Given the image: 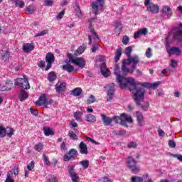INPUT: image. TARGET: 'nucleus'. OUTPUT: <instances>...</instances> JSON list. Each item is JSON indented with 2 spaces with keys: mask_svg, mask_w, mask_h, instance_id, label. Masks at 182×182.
<instances>
[{
  "mask_svg": "<svg viewBox=\"0 0 182 182\" xmlns=\"http://www.w3.org/2000/svg\"><path fill=\"white\" fill-rule=\"evenodd\" d=\"M115 76L117 77V81L121 89H128L129 92L133 94V99L135 103L139 106L144 112H147V109L150 107V103L146 101L144 105H141V102H144V93L146 91L143 87H139L137 86H141L142 82L136 81L133 77H124L119 73L115 72Z\"/></svg>",
  "mask_w": 182,
  "mask_h": 182,
  "instance_id": "obj_1",
  "label": "nucleus"
},
{
  "mask_svg": "<svg viewBox=\"0 0 182 182\" xmlns=\"http://www.w3.org/2000/svg\"><path fill=\"white\" fill-rule=\"evenodd\" d=\"M126 161L132 173H134V174H137V173L140 171V168L137 166V161H136V159H134L133 156H128Z\"/></svg>",
  "mask_w": 182,
  "mask_h": 182,
  "instance_id": "obj_2",
  "label": "nucleus"
},
{
  "mask_svg": "<svg viewBox=\"0 0 182 182\" xmlns=\"http://www.w3.org/2000/svg\"><path fill=\"white\" fill-rule=\"evenodd\" d=\"M92 12L97 16L99 15V11L103 12V6H105V0H97L92 3Z\"/></svg>",
  "mask_w": 182,
  "mask_h": 182,
  "instance_id": "obj_3",
  "label": "nucleus"
},
{
  "mask_svg": "<svg viewBox=\"0 0 182 182\" xmlns=\"http://www.w3.org/2000/svg\"><path fill=\"white\" fill-rule=\"evenodd\" d=\"M14 83L16 86L22 87V89H31V85H29V81L26 75H23V78H16Z\"/></svg>",
  "mask_w": 182,
  "mask_h": 182,
  "instance_id": "obj_4",
  "label": "nucleus"
},
{
  "mask_svg": "<svg viewBox=\"0 0 182 182\" xmlns=\"http://www.w3.org/2000/svg\"><path fill=\"white\" fill-rule=\"evenodd\" d=\"M151 0H145L144 5L146 6V10L148 12H151V14H159L160 11V6L159 5L155 4L154 3H150Z\"/></svg>",
  "mask_w": 182,
  "mask_h": 182,
  "instance_id": "obj_5",
  "label": "nucleus"
},
{
  "mask_svg": "<svg viewBox=\"0 0 182 182\" xmlns=\"http://www.w3.org/2000/svg\"><path fill=\"white\" fill-rule=\"evenodd\" d=\"M52 103H53V100H48L46 94H41L38 100L36 102V106H45V107H48V106L52 105Z\"/></svg>",
  "mask_w": 182,
  "mask_h": 182,
  "instance_id": "obj_6",
  "label": "nucleus"
},
{
  "mask_svg": "<svg viewBox=\"0 0 182 182\" xmlns=\"http://www.w3.org/2000/svg\"><path fill=\"white\" fill-rule=\"evenodd\" d=\"M77 157V150L75 149H71L68 151V152L65 153V154L63 157V161H70V160H76Z\"/></svg>",
  "mask_w": 182,
  "mask_h": 182,
  "instance_id": "obj_7",
  "label": "nucleus"
},
{
  "mask_svg": "<svg viewBox=\"0 0 182 182\" xmlns=\"http://www.w3.org/2000/svg\"><path fill=\"white\" fill-rule=\"evenodd\" d=\"M68 59H70V60H71L74 65L81 68V69H83L86 65V61H85V59L82 58H77L75 59L71 53H68Z\"/></svg>",
  "mask_w": 182,
  "mask_h": 182,
  "instance_id": "obj_8",
  "label": "nucleus"
},
{
  "mask_svg": "<svg viewBox=\"0 0 182 182\" xmlns=\"http://www.w3.org/2000/svg\"><path fill=\"white\" fill-rule=\"evenodd\" d=\"M178 27L173 29V40L177 42H182V23H178Z\"/></svg>",
  "mask_w": 182,
  "mask_h": 182,
  "instance_id": "obj_9",
  "label": "nucleus"
},
{
  "mask_svg": "<svg viewBox=\"0 0 182 182\" xmlns=\"http://www.w3.org/2000/svg\"><path fill=\"white\" fill-rule=\"evenodd\" d=\"M121 120L120 124L121 126H124V127H129L127 123H133V118H132V116L126 113H122L121 114Z\"/></svg>",
  "mask_w": 182,
  "mask_h": 182,
  "instance_id": "obj_10",
  "label": "nucleus"
},
{
  "mask_svg": "<svg viewBox=\"0 0 182 182\" xmlns=\"http://www.w3.org/2000/svg\"><path fill=\"white\" fill-rule=\"evenodd\" d=\"M68 173L73 182H79L80 178L77 173L75 172V165H70L68 166Z\"/></svg>",
  "mask_w": 182,
  "mask_h": 182,
  "instance_id": "obj_11",
  "label": "nucleus"
},
{
  "mask_svg": "<svg viewBox=\"0 0 182 182\" xmlns=\"http://www.w3.org/2000/svg\"><path fill=\"white\" fill-rule=\"evenodd\" d=\"M116 85L114 83H112L111 85H108L107 87H108V91L107 94V102H113V96H114V87Z\"/></svg>",
  "mask_w": 182,
  "mask_h": 182,
  "instance_id": "obj_12",
  "label": "nucleus"
},
{
  "mask_svg": "<svg viewBox=\"0 0 182 182\" xmlns=\"http://www.w3.org/2000/svg\"><path fill=\"white\" fill-rule=\"evenodd\" d=\"M99 68H100L101 75H102L104 77H109L110 75V70H109L107 65H106V63H101Z\"/></svg>",
  "mask_w": 182,
  "mask_h": 182,
  "instance_id": "obj_13",
  "label": "nucleus"
},
{
  "mask_svg": "<svg viewBox=\"0 0 182 182\" xmlns=\"http://www.w3.org/2000/svg\"><path fill=\"white\" fill-rule=\"evenodd\" d=\"M160 85V82H142L141 87H146V89H157Z\"/></svg>",
  "mask_w": 182,
  "mask_h": 182,
  "instance_id": "obj_14",
  "label": "nucleus"
},
{
  "mask_svg": "<svg viewBox=\"0 0 182 182\" xmlns=\"http://www.w3.org/2000/svg\"><path fill=\"white\" fill-rule=\"evenodd\" d=\"M136 122L138 123V126L139 127H143V122H144V117L143 116V113L140 111L136 112Z\"/></svg>",
  "mask_w": 182,
  "mask_h": 182,
  "instance_id": "obj_15",
  "label": "nucleus"
},
{
  "mask_svg": "<svg viewBox=\"0 0 182 182\" xmlns=\"http://www.w3.org/2000/svg\"><path fill=\"white\" fill-rule=\"evenodd\" d=\"M22 49L26 53H29L35 49V46H33V43H24Z\"/></svg>",
  "mask_w": 182,
  "mask_h": 182,
  "instance_id": "obj_16",
  "label": "nucleus"
},
{
  "mask_svg": "<svg viewBox=\"0 0 182 182\" xmlns=\"http://www.w3.org/2000/svg\"><path fill=\"white\" fill-rule=\"evenodd\" d=\"M148 32L149 31L147 30V28H141V30H139L138 31L134 33V39H139V38H140L141 35H144V36L147 35Z\"/></svg>",
  "mask_w": 182,
  "mask_h": 182,
  "instance_id": "obj_17",
  "label": "nucleus"
},
{
  "mask_svg": "<svg viewBox=\"0 0 182 182\" xmlns=\"http://www.w3.org/2000/svg\"><path fill=\"white\" fill-rule=\"evenodd\" d=\"M167 53L168 55H181V50L178 47H172L169 49H167Z\"/></svg>",
  "mask_w": 182,
  "mask_h": 182,
  "instance_id": "obj_18",
  "label": "nucleus"
},
{
  "mask_svg": "<svg viewBox=\"0 0 182 182\" xmlns=\"http://www.w3.org/2000/svg\"><path fill=\"white\" fill-rule=\"evenodd\" d=\"M65 89H66L65 82H58L55 85V90L57 93H60L62 92H65Z\"/></svg>",
  "mask_w": 182,
  "mask_h": 182,
  "instance_id": "obj_19",
  "label": "nucleus"
},
{
  "mask_svg": "<svg viewBox=\"0 0 182 182\" xmlns=\"http://www.w3.org/2000/svg\"><path fill=\"white\" fill-rule=\"evenodd\" d=\"M78 150L80 154H87V145L83 141L80 142L78 146Z\"/></svg>",
  "mask_w": 182,
  "mask_h": 182,
  "instance_id": "obj_20",
  "label": "nucleus"
},
{
  "mask_svg": "<svg viewBox=\"0 0 182 182\" xmlns=\"http://www.w3.org/2000/svg\"><path fill=\"white\" fill-rule=\"evenodd\" d=\"M101 117L102 119L104 126H110V124H112V122H113L112 118L105 116V114H101Z\"/></svg>",
  "mask_w": 182,
  "mask_h": 182,
  "instance_id": "obj_21",
  "label": "nucleus"
},
{
  "mask_svg": "<svg viewBox=\"0 0 182 182\" xmlns=\"http://www.w3.org/2000/svg\"><path fill=\"white\" fill-rule=\"evenodd\" d=\"M162 14H164L166 16L170 18V16L173 15V11H171V9L168 6H164L162 9Z\"/></svg>",
  "mask_w": 182,
  "mask_h": 182,
  "instance_id": "obj_22",
  "label": "nucleus"
},
{
  "mask_svg": "<svg viewBox=\"0 0 182 182\" xmlns=\"http://www.w3.org/2000/svg\"><path fill=\"white\" fill-rule=\"evenodd\" d=\"M146 178H149V173L143 175V177L140 176H133L132 178V182H143Z\"/></svg>",
  "mask_w": 182,
  "mask_h": 182,
  "instance_id": "obj_23",
  "label": "nucleus"
},
{
  "mask_svg": "<svg viewBox=\"0 0 182 182\" xmlns=\"http://www.w3.org/2000/svg\"><path fill=\"white\" fill-rule=\"evenodd\" d=\"M131 63H132V69H136V66L140 62V58L137 55L130 57Z\"/></svg>",
  "mask_w": 182,
  "mask_h": 182,
  "instance_id": "obj_24",
  "label": "nucleus"
},
{
  "mask_svg": "<svg viewBox=\"0 0 182 182\" xmlns=\"http://www.w3.org/2000/svg\"><path fill=\"white\" fill-rule=\"evenodd\" d=\"M86 50V45L82 44V46H80L74 53V56H79V55H82L83 52Z\"/></svg>",
  "mask_w": 182,
  "mask_h": 182,
  "instance_id": "obj_25",
  "label": "nucleus"
},
{
  "mask_svg": "<svg viewBox=\"0 0 182 182\" xmlns=\"http://www.w3.org/2000/svg\"><path fill=\"white\" fill-rule=\"evenodd\" d=\"M63 70H66V72H68V73H72V72L75 70V68L73 67V65H70V63H67L63 65Z\"/></svg>",
  "mask_w": 182,
  "mask_h": 182,
  "instance_id": "obj_26",
  "label": "nucleus"
},
{
  "mask_svg": "<svg viewBox=\"0 0 182 182\" xmlns=\"http://www.w3.org/2000/svg\"><path fill=\"white\" fill-rule=\"evenodd\" d=\"M6 85H9V87H6V86H3L1 87V92H5L8 90H11V87L14 85V82L11 80H7L6 82Z\"/></svg>",
  "mask_w": 182,
  "mask_h": 182,
  "instance_id": "obj_27",
  "label": "nucleus"
},
{
  "mask_svg": "<svg viewBox=\"0 0 182 182\" xmlns=\"http://www.w3.org/2000/svg\"><path fill=\"white\" fill-rule=\"evenodd\" d=\"M18 97L20 99V102H23V100H26V98L28 97V92H26L23 90H20V95Z\"/></svg>",
  "mask_w": 182,
  "mask_h": 182,
  "instance_id": "obj_28",
  "label": "nucleus"
},
{
  "mask_svg": "<svg viewBox=\"0 0 182 182\" xmlns=\"http://www.w3.org/2000/svg\"><path fill=\"white\" fill-rule=\"evenodd\" d=\"M46 62L54 63L55 62V55L51 53H48L46 55Z\"/></svg>",
  "mask_w": 182,
  "mask_h": 182,
  "instance_id": "obj_29",
  "label": "nucleus"
},
{
  "mask_svg": "<svg viewBox=\"0 0 182 182\" xmlns=\"http://www.w3.org/2000/svg\"><path fill=\"white\" fill-rule=\"evenodd\" d=\"M82 88L80 87H77L75 88L74 90H71V95L73 96H80L82 95Z\"/></svg>",
  "mask_w": 182,
  "mask_h": 182,
  "instance_id": "obj_30",
  "label": "nucleus"
},
{
  "mask_svg": "<svg viewBox=\"0 0 182 182\" xmlns=\"http://www.w3.org/2000/svg\"><path fill=\"white\" fill-rule=\"evenodd\" d=\"M26 13L29 15V14H33V12H35V11L36 10V9L35 8V6H33V5L31 4L29 6H28L26 8Z\"/></svg>",
  "mask_w": 182,
  "mask_h": 182,
  "instance_id": "obj_31",
  "label": "nucleus"
},
{
  "mask_svg": "<svg viewBox=\"0 0 182 182\" xmlns=\"http://www.w3.org/2000/svg\"><path fill=\"white\" fill-rule=\"evenodd\" d=\"M12 176H14V173L12 172V171H9L7 173L5 182H15V180L12 178Z\"/></svg>",
  "mask_w": 182,
  "mask_h": 182,
  "instance_id": "obj_32",
  "label": "nucleus"
},
{
  "mask_svg": "<svg viewBox=\"0 0 182 182\" xmlns=\"http://www.w3.org/2000/svg\"><path fill=\"white\" fill-rule=\"evenodd\" d=\"M122 56V48H118L115 53L114 62L117 63L120 60V57Z\"/></svg>",
  "mask_w": 182,
  "mask_h": 182,
  "instance_id": "obj_33",
  "label": "nucleus"
},
{
  "mask_svg": "<svg viewBox=\"0 0 182 182\" xmlns=\"http://www.w3.org/2000/svg\"><path fill=\"white\" fill-rule=\"evenodd\" d=\"M92 38L95 42H99L100 41V37L99 36V34L96 33V31L95 29H92Z\"/></svg>",
  "mask_w": 182,
  "mask_h": 182,
  "instance_id": "obj_34",
  "label": "nucleus"
},
{
  "mask_svg": "<svg viewBox=\"0 0 182 182\" xmlns=\"http://www.w3.org/2000/svg\"><path fill=\"white\" fill-rule=\"evenodd\" d=\"M48 80L50 82H55L56 80V73L55 72H51L48 75Z\"/></svg>",
  "mask_w": 182,
  "mask_h": 182,
  "instance_id": "obj_35",
  "label": "nucleus"
},
{
  "mask_svg": "<svg viewBox=\"0 0 182 182\" xmlns=\"http://www.w3.org/2000/svg\"><path fill=\"white\" fill-rule=\"evenodd\" d=\"M43 132H44L45 136L53 135V131H52V129L49 127H43Z\"/></svg>",
  "mask_w": 182,
  "mask_h": 182,
  "instance_id": "obj_36",
  "label": "nucleus"
},
{
  "mask_svg": "<svg viewBox=\"0 0 182 182\" xmlns=\"http://www.w3.org/2000/svg\"><path fill=\"white\" fill-rule=\"evenodd\" d=\"M49 33V30L46 29V30H43L40 32H38V33H36L35 35V38H38L39 36H45V35H48Z\"/></svg>",
  "mask_w": 182,
  "mask_h": 182,
  "instance_id": "obj_37",
  "label": "nucleus"
},
{
  "mask_svg": "<svg viewBox=\"0 0 182 182\" xmlns=\"http://www.w3.org/2000/svg\"><path fill=\"white\" fill-rule=\"evenodd\" d=\"M75 12L76 15L78 18H82V11L80 10V7L79 6V4L75 3Z\"/></svg>",
  "mask_w": 182,
  "mask_h": 182,
  "instance_id": "obj_38",
  "label": "nucleus"
},
{
  "mask_svg": "<svg viewBox=\"0 0 182 182\" xmlns=\"http://www.w3.org/2000/svg\"><path fill=\"white\" fill-rule=\"evenodd\" d=\"M5 136H6V129L0 125V137L4 138Z\"/></svg>",
  "mask_w": 182,
  "mask_h": 182,
  "instance_id": "obj_39",
  "label": "nucleus"
},
{
  "mask_svg": "<svg viewBox=\"0 0 182 182\" xmlns=\"http://www.w3.org/2000/svg\"><path fill=\"white\" fill-rule=\"evenodd\" d=\"M34 150L36 151H38V153L41 151L43 150V144L42 143H38L34 146Z\"/></svg>",
  "mask_w": 182,
  "mask_h": 182,
  "instance_id": "obj_40",
  "label": "nucleus"
},
{
  "mask_svg": "<svg viewBox=\"0 0 182 182\" xmlns=\"http://www.w3.org/2000/svg\"><path fill=\"white\" fill-rule=\"evenodd\" d=\"M14 4L16 6H18V8H23L25 6V2L21 0H15Z\"/></svg>",
  "mask_w": 182,
  "mask_h": 182,
  "instance_id": "obj_41",
  "label": "nucleus"
},
{
  "mask_svg": "<svg viewBox=\"0 0 182 182\" xmlns=\"http://www.w3.org/2000/svg\"><path fill=\"white\" fill-rule=\"evenodd\" d=\"M11 53L9 51H6L4 55H1V59L4 62H6V60H9V56Z\"/></svg>",
  "mask_w": 182,
  "mask_h": 182,
  "instance_id": "obj_42",
  "label": "nucleus"
},
{
  "mask_svg": "<svg viewBox=\"0 0 182 182\" xmlns=\"http://www.w3.org/2000/svg\"><path fill=\"white\" fill-rule=\"evenodd\" d=\"M68 136L72 140H77V135L73 131H69Z\"/></svg>",
  "mask_w": 182,
  "mask_h": 182,
  "instance_id": "obj_43",
  "label": "nucleus"
},
{
  "mask_svg": "<svg viewBox=\"0 0 182 182\" xmlns=\"http://www.w3.org/2000/svg\"><path fill=\"white\" fill-rule=\"evenodd\" d=\"M82 114H83V113H82V112H80V111L76 112L74 114V117H75V120H77V122H80Z\"/></svg>",
  "mask_w": 182,
  "mask_h": 182,
  "instance_id": "obj_44",
  "label": "nucleus"
},
{
  "mask_svg": "<svg viewBox=\"0 0 182 182\" xmlns=\"http://www.w3.org/2000/svg\"><path fill=\"white\" fill-rule=\"evenodd\" d=\"M115 29L117 32H121L122 29H123V27H122V23L119 21L115 22Z\"/></svg>",
  "mask_w": 182,
  "mask_h": 182,
  "instance_id": "obj_45",
  "label": "nucleus"
},
{
  "mask_svg": "<svg viewBox=\"0 0 182 182\" xmlns=\"http://www.w3.org/2000/svg\"><path fill=\"white\" fill-rule=\"evenodd\" d=\"M112 122H114V123L117 124V123H121L122 122V115H120V117L118 116H115L114 117L112 118Z\"/></svg>",
  "mask_w": 182,
  "mask_h": 182,
  "instance_id": "obj_46",
  "label": "nucleus"
},
{
  "mask_svg": "<svg viewBox=\"0 0 182 182\" xmlns=\"http://www.w3.org/2000/svg\"><path fill=\"white\" fill-rule=\"evenodd\" d=\"M80 164L84 168H87V167H89V161L88 160L81 161L80 162Z\"/></svg>",
  "mask_w": 182,
  "mask_h": 182,
  "instance_id": "obj_47",
  "label": "nucleus"
},
{
  "mask_svg": "<svg viewBox=\"0 0 182 182\" xmlns=\"http://www.w3.org/2000/svg\"><path fill=\"white\" fill-rule=\"evenodd\" d=\"M132 50H133V48L132 46H129L126 48L125 55H127V56H130V54L132 53Z\"/></svg>",
  "mask_w": 182,
  "mask_h": 182,
  "instance_id": "obj_48",
  "label": "nucleus"
},
{
  "mask_svg": "<svg viewBox=\"0 0 182 182\" xmlns=\"http://www.w3.org/2000/svg\"><path fill=\"white\" fill-rule=\"evenodd\" d=\"M14 132H15V129H14V128H9L6 132V136H8V137H12V136H14Z\"/></svg>",
  "mask_w": 182,
  "mask_h": 182,
  "instance_id": "obj_49",
  "label": "nucleus"
},
{
  "mask_svg": "<svg viewBox=\"0 0 182 182\" xmlns=\"http://www.w3.org/2000/svg\"><path fill=\"white\" fill-rule=\"evenodd\" d=\"M35 168V162L32 161L28 165H27V168L29 171H32L33 168Z\"/></svg>",
  "mask_w": 182,
  "mask_h": 182,
  "instance_id": "obj_50",
  "label": "nucleus"
},
{
  "mask_svg": "<svg viewBox=\"0 0 182 182\" xmlns=\"http://www.w3.org/2000/svg\"><path fill=\"white\" fill-rule=\"evenodd\" d=\"M113 133L116 136H123L126 134V131H114Z\"/></svg>",
  "mask_w": 182,
  "mask_h": 182,
  "instance_id": "obj_51",
  "label": "nucleus"
},
{
  "mask_svg": "<svg viewBox=\"0 0 182 182\" xmlns=\"http://www.w3.org/2000/svg\"><path fill=\"white\" fill-rule=\"evenodd\" d=\"M122 70L123 73H130V69H129V68H127L124 65H122Z\"/></svg>",
  "mask_w": 182,
  "mask_h": 182,
  "instance_id": "obj_52",
  "label": "nucleus"
},
{
  "mask_svg": "<svg viewBox=\"0 0 182 182\" xmlns=\"http://www.w3.org/2000/svg\"><path fill=\"white\" fill-rule=\"evenodd\" d=\"M145 55H146V58H151L152 54H151V48H147Z\"/></svg>",
  "mask_w": 182,
  "mask_h": 182,
  "instance_id": "obj_53",
  "label": "nucleus"
},
{
  "mask_svg": "<svg viewBox=\"0 0 182 182\" xmlns=\"http://www.w3.org/2000/svg\"><path fill=\"white\" fill-rule=\"evenodd\" d=\"M171 156L174 159H177L179 161L182 162V155L177 154H171Z\"/></svg>",
  "mask_w": 182,
  "mask_h": 182,
  "instance_id": "obj_54",
  "label": "nucleus"
},
{
  "mask_svg": "<svg viewBox=\"0 0 182 182\" xmlns=\"http://www.w3.org/2000/svg\"><path fill=\"white\" fill-rule=\"evenodd\" d=\"M12 173L14 174V176H18L19 175V167L14 166L13 168Z\"/></svg>",
  "mask_w": 182,
  "mask_h": 182,
  "instance_id": "obj_55",
  "label": "nucleus"
},
{
  "mask_svg": "<svg viewBox=\"0 0 182 182\" xmlns=\"http://www.w3.org/2000/svg\"><path fill=\"white\" fill-rule=\"evenodd\" d=\"M98 60L102 63H106V56L105 55H99Z\"/></svg>",
  "mask_w": 182,
  "mask_h": 182,
  "instance_id": "obj_56",
  "label": "nucleus"
},
{
  "mask_svg": "<svg viewBox=\"0 0 182 182\" xmlns=\"http://www.w3.org/2000/svg\"><path fill=\"white\" fill-rule=\"evenodd\" d=\"M129 41H130V38H129V36H124L122 38V43L124 45H127V43H129Z\"/></svg>",
  "mask_w": 182,
  "mask_h": 182,
  "instance_id": "obj_57",
  "label": "nucleus"
},
{
  "mask_svg": "<svg viewBox=\"0 0 182 182\" xmlns=\"http://www.w3.org/2000/svg\"><path fill=\"white\" fill-rule=\"evenodd\" d=\"M169 65H170V66H171V68H176L178 63H177V61H176V60L172 59V60H171V63Z\"/></svg>",
  "mask_w": 182,
  "mask_h": 182,
  "instance_id": "obj_58",
  "label": "nucleus"
},
{
  "mask_svg": "<svg viewBox=\"0 0 182 182\" xmlns=\"http://www.w3.org/2000/svg\"><path fill=\"white\" fill-rule=\"evenodd\" d=\"M130 63H132V60H131L130 57L129 58V59L122 60V65H124L125 66H126V65H130Z\"/></svg>",
  "mask_w": 182,
  "mask_h": 182,
  "instance_id": "obj_59",
  "label": "nucleus"
},
{
  "mask_svg": "<svg viewBox=\"0 0 182 182\" xmlns=\"http://www.w3.org/2000/svg\"><path fill=\"white\" fill-rule=\"evenodd\" d=\"M65 15V10L61 11L56 16L58 19H62Z\"/></svg>",
  "mask_w": 182,
  "mask_h": 182,
  "instance_id": "obj_60",
  "label": "nucleus"
},
{
  "mask_svg": "<svg viewBox=\"0 0 182 182\" xmlns=\"http://www.w3.org/2000/svg\"><path fill=\"white\" fill-rule=\"evenodd\" d=\"M38 66L39 68H45V66H46V63H45V61L41 60L39 61V63H38Z\"/></svg>",
  "mask_w": 182,
  "mask_h": 182,
  "instance_id": "obj_61",
  "label": "nucleus"
},
{
  "mask_svg": "<svg viewBox=\"0 0 182 182\" xmlns=\"http://www.w3.org/2000/svg\"><path fill=\"white\" fill-rule=\"evenodd\" d=\"M58 178L56 176H51L48 179V182H58Z\"/></svg>",
  "mask_w": 182,
  "mask_h": 182,
  "instance_id": "obj_62",
  "label": "nucleus"
},
{
  "mask_svg": "<svg viewBox=\"0 0 182 182\" xmlns=\"http://www.w3.org/2000/svg\"><path fill=\"white\" fill-rule=\"evenodd\" d=\"M168 146H169V147H171V149H174V147H176V141H174L173 140H169Z\"/></svg>",
  "mask_w": 182,
  "mask_h": 182,
  "instance_id": "obj_63",
  "label": "nucleus"
},
{
  "mask_svg": "<svg viewBox=\"0 0 182 182\" xmlns=\"http://www.w3.org/2000/svg\"><path fill=\"white\" fill-rule=\"evenodd\" d=\"M99 49V44L97 43H95L92 46V53H95L96 52V50H97Z\"/></svg>",
  "mask_w": 182,
  "mask_h": 182,
  "instance_id": "obj_64",
  "label": "nucleus"
}]
</instances>
